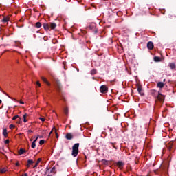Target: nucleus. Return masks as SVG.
Wrapping results in <instances>:
<instances>
[{
  "label": "nucleus",
  "instance_id": "nucleus-4",
  "mask_svg": "<svg viewBox=\"0 0 176 176\" xmlns=\"http://www.w3.org/2000/svg\"><path fill=\"white\" fill-rule=\"evenodd\" d=\"M43 28L46 31H47L50 30V25L47 23H43Z\"/></svg>",
  "mask_w": 176,
  "mask_h": 176
},
{
  "label": "nucleus",
  "instance_id": "nucleus-43",
  "mask_svg": "<svg viewBox=\"0 0 176 176\" xmlns=\"http://www.w3.org/2000/svg\"><path fill=\"white\" fill-rule=\"evenodd\" d=\"M56 137H58V135H57V134H56Z\"/></svg>",
  "mask_w": 176,
  "mask_h": 176
},
{
  "label": "nucleus",
  "instance_id": "nucleus-21",
  "mask_svg": "<svg viewBox=\"0 0 176 176\" xmlns=\"http://www.w3.org/2000/svg\"><path fill=\"white\" fill-rule=\"evenodd\" d=\"M117 166H118V167H122L123 166V162H118L117 163Z\"/></svg>",
  "mask_w": 176,
  "mask_h": 176
},
{
  "label": "nucleus",
  "instance_id": "nucleus-20",
  "mask_svg": "<svg viewBox=\"0 0 176 176\" xmlns=\"http://www.w3.org/2000/svg\"><path fill=\"white\" fill-rule=\"evenodd\" d=\"M9 21V17H4L3 19V23H8V21Z\"/></svg>",
  "mask_w": 176,
  "mask_h": 176
},
{
  "label": "nucleus",
  "instance_id": "nucleus-35",
  "mask_svg": "<svg viewBox=\"0 0 176 176\" xmlns=\"http://www.w3.org/2000/svg\"><path fill=\"white\" fill-rule=\"evenodd\" d=\"M32 133V131L29 130V131H28V134H30V133Z\"/></svg>",
  "mask_w": 176,
  "mask_h": 176
},
{
  "label": "nucleus",
  "instance_id": "nucleus-33",
  "mask_svg": "<svg viewBox=\"0 0 176 176\" xmlns=\"http://www.w3.org/2000/svg\"><path fill=\"white\" fill-rule=\"evenodd\" d=\"M5 144H9V140H6L5 141Z\"/></svg>",
  "mask_w": 176,
  "mask_h": 176
},
{
  "label": "nucleus",
  "instance_id": "nucleus-26",
  "mask_svg": "<svg viewBox=\"0 0 176 176\" xmlns=\"http://www.w3.org/2000/svg\"><path fill=\"white\" fill-rule=\"evenodd\" d=\"M16 123H17L18 124H21V118H19V120L16 122Z\"/></svg>",
  "mask_w": 176,
  "mask_h": 176
},
{
  "label": "nucleus",
  "instance_id": "nucleus-39",
  "mask_svg": "<svg viewBox=\"0 0 176 176\" xmlns=\"http://www.w3.org/2000/svg\"><path fill=\"white\" fill-rule=\"evenodd\" d=\"M38 138H42V136H37Z\"/></svg>",
  "mask_w": 176,
  "mask_h": 176
},
{
  "label": "nucleus",
  "instance_id": "nucleus-30",
  "mask_svg": "<svg viewBox=\"0 0 176 176\" xmlns=\"http://www.w3.org/2000/svg\"><path fill=\"white\" fill-rule=\"evenodd\" d=\"M40 120H41V122H45V118H39Z\"/></svg>",
  "mask_w": 176,
  "mask_h": 176
},
{
  "label": "nucleus",
  "instance_id": "nucleus-40",
  "mask_svg": "<svg viewBox=\"0 0 176 176\" xmlns=\"http://www.w3.org/2000/svg\"><path fill=\"white\" fill-rule=\"evenodd\" d=\"M0 104H2V100H0Z\"/></svg>",
  "mask_w": 176,
  "mask_h": 176
},
{
  "label": "nucleus",
  "instance_id": "nucleus-16",
  "mask_svg": "<svg viewBox=\"0 0 176 176\" xmlns=\"http://www.w3.org/2000/svg\"><path fill=\"white\" fill-rule=\"evenodd\" d=\"M169 67L171 69H174L175 68V63H170Z\"/></svg>",
  "mask_w": 176,
  "mask_h": 176
},
{
  "label": "nucleus",
  "instance_id": "nucleus-32",
  "mask_svg": "<svg viewBox=\"0 0 176 176\" xmlns=\"http://www.w3.org/2000/svg\"><path fill=\"white\" fill-rule=\"evenodd\" d=\"M34 138H36V139H35L33 142H36V141H38V137H35V136H34Z\"/></svg>",
  "mask_w": 176,
  "mask_h": 176
},
{
  "label": "nucleus",
  "instance_id": "nucleus-3",
  "mask_svg": "<svg viewBox=\"0 0 176 176\" xmlns=\"http://www.w3.org/2000/svg\"><path fill=\"white\" fill-rule=\"evenodd\" d=\"M157 99L160 101H164V96H163L162 93L158 92Z\"/></svg>",
  "mask_w": 176,
  "mask_h": 176
},
{
  "label": "nucleus",
  "instance_id": "nucleus-34",
  "mask_svg": "<svg viewBox=\"0 0 176 176\" xmlns=\"http://www.w3.org/2000/svg\"><path fill=\"white\" fill-rule=\"evenodd\" d=\"M53 130H56V129L54 128V129L52 130V131L50 133V134H52V133H53Z\"/></svg>",
  "mask_w": 176,
  "mask_h": 176
},
{
  "label": "nucleus",
  "instance_id": "nucleus-9",
  "mask_svg": "<svg viewBox=\"0 0 176 176\" xmlns=\"http://www.w3.org/2000/svg\"><path fill=\"white\" fill-rule=\"evenodd\" d=\"M41 162H42V158H38L36 164L34 166V168H36V167H38V165L39 164V163H41Z\"/></svg>",
  "mask_w": 176,
  "mask_h": 176
},
{
  "label": "nucleus",
  "instance_id": "nucleus-37",
  "mask_svg": "<svg viewBox=\"0 0 176 176\" xmlns=\"http://www.w3.org/2000/svg\"><path fill=\"white\" fill-rule=\"evenodd\" d=\"M19 102H20V104H24V102L21 100Z\"/></svg>",
  "mask_w": 176,
  "mask_h": 176
},
{
  "label": "nucleus",
  "instance_id": "nucleus-36",
  "mask_svg": "<svg viewBox=\"0 0 176 176\" xmlns=\"http://www.w3.org/2000/svg\"><path fill=\"white\" fill-rule=\"evenodd\" d=\"M15 165H16V166H20V164H19V162H16V163L15 164Z\"/></svg>",
  "mask_w": 176,
  "mask_h": 176
},
{
  "label": "nucleus",
  "instance_id": "nucleus-12",
  "mask_svg": "<svg viewBox=\"0 0 176 176\" xmlns=\"http://www.w3.org/2000/svg\"><path fill=\"white\" fill-rule=\"evenodd\" d=\"M33 163H34V161H32V160H28L27 166L30 167L31 166V164H33Z\"/></svg>",
  "mask_w": 176,
  "mask_h": 176
},
{
  "label": "nucleus",
  "instance_id": "nucleus-24",
  "mask_svg": "<svg viewBox=\"0 0 176 176\" xmlns=\"http://www.w3.org/2000/svg\"><path fill=\"white\" fill-rule=\"evenodd\" d=\"M154 60H155V61H160V58H159V57H157V56H155V58H154Z\"/></svg>",
  "mask_w": 176,
  "mask_h": 176
},
{
  "label": "nucleus",
  "instance_id": "nucleus-42",
  "mask_svg": "<svg viewBox=\"0 0 176 176\" xmlns=\"http://www.w3.org/2000/svg\"><path fill=\"white\" fill-rule=\"evenodd\" d=\"M30 141H32V139H30Z\"/></svg>",
  "mask_w": 176,
  "mask_h": 176
},
{
  "label": "nucleus",
  "instance_id": "nucleus-14",
  "mask_svg": "<svg viewBox=\"0 0 176 176\" xmlns=\"http://www.w3.org/2000/svg\"><path fill=\"white\" fill-rule=\"evenodd\" d=\"M66 138H67V140H72V134H71V133H67V134L66 135Z\"/></svg>",
  "mask_w": 176,
  "mask_h": 176
},
{
  "label": "nucleus",
  "instance_id": "nucleus-29",
  "mask_svg": "<svg viewBox=\"0 0 176 176\" xmlns=\"http://www.w3.org/2000/svg\"><path fill=\"white\" fill-rule=\"evenodd\" d=\"M36 85L38 86L39 87H41V84H40L39 81L36 82Z\"/></svg>",
  "mask_w": 176,
  "mask_h": 176
},
{
  "label": "nucleus",
  "instance_id": "nucleus-19",
  "mask_svg": "<svg viewBox=\"0 0 176 176\" xmlns=\"http://www.w3.org/2000/svg\"><path fill=\"white\" fill-rule=\"evenodd\" d=\"M36 146V142H32L31 147L33 149H35Z\"/></svg>",
  "mask_w": 176,
  "mask_h": 176
},
{
  "label": "nucleus",
  "instance_id": "nucleus-38",
  "mask_svg": "<svg viewBox=\"0 0 176 176\" xmlns=\"http://www.w3.org/2000/svg\"><path fill=\"white\" fill-rule=\"evenodd\" d=\"M24 176H28V173H25Z\"/></svg>",
  "mask_w": 176,
  "mask_h": 176
},
{
  "label": "nucleus",
  "instance_id": "nucleus-23",
  "mask_svg": "<svg viewBox=\"0 0 176 176\" xmlns=\"http://www.w3.org/2000/svg\"><path fill=\"white\" fill-rule=\"evenodd\" d=\"M94 27H96V23H91V25H89V28H91V30H93V28H94Z\"/></svg>",
  "mask_w": 176,
  "mask_h": 176
},
{
  "label": "nucleus",
  "instance_id": "nucleus-2",
  "mask_svg": "<svg viewBox=\"0 0 176 176\" xmlns=\"http://www.w3.org/2000/svg\"><path fill=\"white\" fill-rule=\"evenodd\" d=\"M100 91L101 93H106L107 91H108V88L105 85H102L100 87Z\"/></svg>",
  "mask_w": 176,
  "mask_h": 176
},
{
  "label": "nucleus",
  "instance_id": "nucleus-15",
  "mask_svg": "<svg viewBox=\"0 0 176 176\" xmlns=\"http://www.w3.org/2000/svg\"><path fill=\"white\" fill-rule=\"evenodd\" d=\"M3 135H4V137H8V131L6 130V129H4L3 130Z\"/></svg>",
  "mask_w": 176,
  "mask_h": 176
},
{
  "label": "nucleus",
  "instance_id": "nucleus-22",
  "mask_svg": "<svg viewBox=\"0 0 176 176\" xmlns=\"http://www.w3.org/2000/svg\"><path fill=\"white\" fill-rule=\"evenodd\" d=\"M91 75H94V74H97V70H96V69H92V70L91 71Z\"/></svg>",
  "mask_w": 176,
  "mask_h": 176
},
{
  "label": "nucleus",
  "instance_id": "nucleus-11",
  "mask_svg": "<svg viewBox=\"0 0 176 176\" xmlns=\"http://www.w3.org/2000/svg\"><path fill=\"white\" fill-rule=\"evenodd\" d=\"M26 151L23 148H20V150L19 151V155H24V153H25Z\"/></svg>",
  "mask_w": 176,
  "mask_h": 176
},
{
  "label": "nucleus",
  "instance_id": "nucleus-8",
  "mask_svg": "<svg viewBox=\"0 0 176 176\" xmlns=\"http://www.w3.org/2000/svg\"><path fill=\"white\" fill-rule=\"evenodd\" d=\"M56 27V23H50V28H51V30H54Z\"/></svg>",
  "mask_w": 176,
  "mask_h": 176
},
{
  "label": "nucleus",
  "instance_id": "nucleus-25",
  "mask_svg": "<svg viewBox=\"0 0 176 176\" xmlns=\"http://www.w3.org/2000/svg\"><path fill=\"white\" fill-rule=\"evenodd\" d=\"M39 144L40 145H43V144H45V140H40Z\"/></svg>",
  "mask_w": 176,
  "mask_h": 176
},
{
  "label": "nucleus",
  "instance_id": "nucleus-13",
  "mask_svg": "<svg viewBox=\"0 0 176 176\" xmlns=\"http://www.w3.org/2000/svg\"><path fill=\"white\" fill-rule=\"evenodd\" d=\"M27 118H28V114L25 113L23 115V122H24V123H27Z\"/></svg>",
  "mask_w": 176,
  "mask_h": 176
},
{
  "label": "nucleus",
  "instance_id": "nucleus-18",
  "mask_svg": "<svg viewBox=\"0 0 176 176\" xmlns=\"http://www.w3.org/2000/svg\"><path fill=\"white\" fill-rule=\"evenodd\" d=\"M6 171H7V170H6V168H3V169H0V174L1 173V174H3V173H6Z\"/></svg>",
  "mask_w": 176,
  "mask_h": 176
},
{
  "label": "nucleus",
  "instance_id": "nucleus-5",
  "mask_svg": "<svg viewBox=\"0 0 176 176\" xmlns=\"http://www.w3.org/2000/svg\"><path fill=\"white\" fill-rule=\"evenodd\" d=\"M138 91L140 96H144V91L142 90V88H141V86L138 87Z\"/></svg>",
  "mask_w": 176,
  "mask_h": 176
},
{
  "label": "nucleus",
  "instance_id": "nucleus-7",
  "mask_svg": "<svg viewBox=\"0 0 176 176\" xmlns=\"http://www.w3.org/2000/svg\"><path fill=\"white\" fill-rule=\"evenodd\" d=\"M41 79H42L43 82H45V83H46V85H47V86H50V82H48V80L46 79V78L41 77Z\"/></svg>",
  "mask_w": 176,
  "mask_h": 176
},
{
  "label": "nucleus",
  "instance_id": "nucleus-10",
  "mask_svg": "<svg viewBox=\"0 0 176 176\" xmlns=\"http://www.w3.org/2000/svg\"><path fill=\"white\" fill-rule=\"evenodd\" d=\"M157 87H160V89H162V87H164V83L163 82H160L157 83Z\"/></svg>",
  "mask_w": 176,
  "mask_h": 176
},
{
  "label": "nucleus",
  "instance_id": "nucleus-28",
  "mask_svg": "<svg viewBox=\"0 0 176 176\" xmlns=\"http://www.w3.org/2000/svg\"><path fill=\"white\" fill-rule=\"evenodd\" d=\"M65 115L68 113V109H65Z\"/></svg>",
  "mask_w": 176,
  "mask_h": 176
},
{
  "label": "nucleus",
  "instance_id": "nucleus-27",
  "mask_svg": "<svg viewBox=\"0 0 176 176\" xmlns=\"http://www.w3.org/2000/svg\"><path fill=\"white\" fill-rule=\"evenodd\" d=\"M19 118V116H15L13 117V120H16V119H17Z\"/></svg>",
  "mask_w": 176,
  "mask_h": 176
},
{
  "label": "nucleus",
  "instance_id": "nucleus-31",
  "mask_svg": "<svg viewBox=\"0 0 176 176\" xmlns=\"http://www.w3.org/2000/svg\"><path fill=\"white\" fill-rule=\"evenodd\" d=\"M10 129H14V125L10 124Z\"/></svg>",
  "mask_w": 176,
  "mask_h": 176
},
{
  "label": "nucleus",
  "instance_id": "nucleus-41",
  "mask_svg": "<svg viewBox=\"0 0 176 176\" xmlns=\"http://www.w3.org/2000/svg\"><path fill=\"white\" fill-rule=\"evenodd\" d=\"M164 82H166V79H164Z\"/></svg>",
  "mask_w": 176,
  "mask_h": 176
},
{
  "label": "nucleus",
  "instance_id": "nucleus-17",
  "mask_svg": "<svg viewBox=\"0 0 176 176\" xmlns=\"http://www.w3.org/2000/svg\"><path fill=\"white\" fill-rule=\"evenodd\" d=\"M36 27L37 28H41L42 27V24H41L40 22H37V23H36Z\"/></svg>",
  "mask_w": 176,
  "mask_h": 176
},
{
  "label": "nucleus",
  "instance_id": "nucleus-6",
  "mask_svg": "<svg viewBox=\"0 0 176 176\" xmlns=\"http://www.w3.org/2000/svg\"><path fill=\"white\" fill-rule=\"evenodd\" d=\"M147 47H148V49H149L150 50H152V49H153V43H152V42H148V43H147Z\"/></svg>",
  "mask_w": 176,
  "mask_h": 176
},
{
  "label": "nucleus",
  "instance_id": "nucleus-1",
  "mask_svg": "<svg viewBox=\"0 0 176 176\" xmlns=\"http://www.w3.org/2000/svg\"><path fill=\"white\" fill-rule=\"evenodd\" d=\"M78 153H79V144L76 143L72 147V155L74 157H76V156H78Z\"/></svg>",
  "mask_w": 176,
  "mask_h": 176
}]
</instances>
